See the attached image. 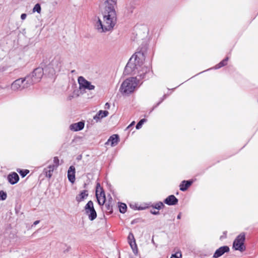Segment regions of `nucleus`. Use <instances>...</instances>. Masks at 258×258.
I'll use <instances>...</instances> for the list:
<instances>
[{"label":"nucleus","mask_w":258,"mask_h":258,"mask_svg":"<svg viewBox=\"0 0 258 258\" xmlns=\"http://www.w3.org/2000/svg\"><path fill=\"white\" fill-rule=\"evenodd\" d=\"M145 60L144 53L136 52L130 59L125 68L127 73L137 74L136 77L125 80L121 84L119 91L123 95H128L133 93L137 87L139 81L145 78L146 74L150 71L149 64H143Z\"/></svg>","instance_id":"obj_1"},{"label":"nucleus","mask_w":258,"mask_h":258,"mask_svg":"<svg viewBox=\"0 0 258 258\" xmlns=\"http://www.w3.org/2000/svg\"><path fill=\"white\" fill-rule=\"evenodd\" d=\"M117 0H99V8L103 15V20L98 19L95 27L99 32L111 30L116 22L115 6Z\"/></svg>","instance_id":"obj_2"},{"label":"nucleus","mask_w":258,"mask_h":258,"mask_svg":"<svg viewBox=\"0 0 258 258\" xmlns=\"http://www.w3.org/2000/svg\"><path fill=\"white\" fill-rule=\"evenodd\" d=\"M30 77H26L24 78L18 79L13 82L11 85V89L14 91L21 90L27 88L30 85Z\"/></svg>","instance_id":"obj_3"},{"label":"nucleus","mask_w":258,"mask_h":258,"mask_svg":"<svg viewBox=\"0 0 258 258\" xmlns=\"http://www.w3.org/2000/svg\"><path fill=\"white\" fill-rule=\"evenodd\" d=\"M245 240V234L241 233L237 236L236 239L234 240L233 243V248L235 250H239L241 252L243 251L245 249V247L244 245Z\"/></svg>","instance_id":"obj_4"},{"label":"nucleus","mask_w":258,"mask_h":258,"mask_svg":"<svg viewBox=\"0 0 258 258\" xmlns=\"http://www.w3.org/2000/svg\"><path fill=\"white\" fill-rule=\"evenodd\" d=\"M59 160L57 157L53 158V164L49 165L47 167L43 169V173L46 177L50 178L52 175V173L54 170H56L59 166Z\"/></svg>","instance_id":"obj_5"},{"label":"nucleus","mask_w":258,"mask_h":258,"mask_svg":"<svg viewBox=\"0 0 258 258\" xmlns=\"http://www.w3.org/2000/svg\"><path fill=\"white\" fill-rule=\"evenodd\" d=\"M43 73L44 70L43 68H38L35 69L32 72L31 75L27 76L30 77V83L29 84L31 85L34 83L39 82L43 75Z\"/></svg>","instance_id":"obj_6"},{"label":"nucleus","mask_w":258,"mask_h":258,"mask_svg":"<svg viewBox=\"0 0 258 258\" xmlns=\"http://www.w3.org/2000/svg\"><path fill=\"white\" fill-rule=\"evenodd\" d=\"M86 214L91 221L94 220L97 217L96 212L94 208L93 203L89 201L85 207Z\"/></svg>","instance_id":"obj_7"},{"label":"nucleus","mask_w":258,"mask_h":258,"mask_svg":"<svg viewBox=\"0 0 258 258\" xmlns=\"http://www.w3.org/2000/svg\"><path fill=\"white\" fill-rule=\"evenodd\" d=\"M78 82L80 85V89H88L89 90H94L95 86L91 84V83L83 77H79L78 78Z\"/></svg>","instance_id":"obj_8"},{"label":"nucleus","mask_w":258,"mask_h":258,"mask_svg":"<svg viewBox=\"0 0 258 258\" xmlns=\"http://www.w3.org/2000/svg\"><path fill=\"white\" fill-rule=\"evenodd\" d=\"M48 65L49 67H52V73L59 72L61 68V62L58 57H55Z\"/></svg>","instance_id":"obj_9"},{"label":"nucleus","mask_w":258,"mask_h":258,"mask_svg":"<svg viewBox=\"0 0 258 258\" xmlns=\"http://www.w3.org/2000/svg\"><path fill=\"white\" fill-rule=\"evenodd\" d=\"M229 251V248L227 246H223L217 249L213 254L214 258H218L226 252Z\"/></svg>","instance_id":"obj_10"},{"label":"nucleus","mask_w":258,"mask_h":258,"mask_svg":"<svg viewBox=\"0 0 258 258\" xmlns=\"http://www.w3.org/2000/svg\"><path fill=\"white\" fill-rule=\"evenodd\" d=\"M96 196L98 203L100 205H103L105 202V196L104 192L101 190L99 192V188L97 187L96 190Z\"/></svg>","instance_id":"obj_11"},{"label":"nucleus","mask_w":258,"mask_h":258,"mask_svg":"<svg viewBox=\"0 0 258 258\" xmlns=\"http://www.w3.org/2000/svg\"><path fill=\"white\" fill-rule=\"evenodd\" d=\"M68 178L72 183L75 181V168L74 166H71L68 171Z\"/></svg>","instance_id":"obj_12"},{"label":"nucleus","mask_w":258,"mask_h":258,"mask_svg":"<svg viewBox=\"0 0 258 258\" xmlns=\"http://www.w3.org/2000/svg\"><path fill=\"white\" fill-rule=\"evenodd\" d=\"M119 141V137L117 135L111 136L105 143L106 145H110L111 147L116 146Z\"/></svg>","instance_id":"obj_13"},{"label":"nucleus","mask_w":258,"mask_h":258,"mask_svg":"<svg viewBox=\"0 0 258 258\" xmlns=\"http://www.w3.org/2000/svg\"><path fill=\"white\" fill-rule=\"evenodd\" d=\"M84 127V123L80 121L77 123H73L70 125V129L74 132H77L82 130Z\"/></svg>","instance_id":"obj_14"},{"label":"nucleus","mask_w":258,"mask_h":258,"mask_svg":"<svg viewBox=\"0 0 258 258\" xmlns=\"http://www.w3.org/2000/svg\"><path fill=\"white\" fill-rule=\"evenodd\" d=\"M164 202L168 205H175L177 204L178 199L174 195H170L166 198Z\"/></svg>","instance_id":"obj_15"},{"label":"nucleus","mask_w":258,"mask_h":258,"mask_svg":"<svg viewBox=\"0 0 258 258\" xmlns=\"http://www.w3.org/2000/svg\"><path fill=\"white\" fill-rule=\"evenodd\" d=\"M19 177L16 172L11 173L8 176V180L12 184L16 183L19 181Z\"/></svg>","instance_id":"obj_16"},{"label":"nucleus","mask_w":258,"mask_h":258,"mask_svg":"<svg viewBox=\"0 0 258 258\" xmlns=\"http://www.w3.org/2000/svg\"><path fill=\"white\" fill-rule=\"evenodd\" d=\"M109 114V112L107 111L104 110H100L93 117L94 119L96 120V122L99 121L103 117L107 116Z\"/></svg>","instance_id":"obj_17"},{"label":"nucleus","mask_w":258,"mask_h":258,"mask_svg":"<svg viewBox=\"0 0 258 258\" xmlns=\"http://www.w3.org/2000/svg\"><path fill=\"white\" fill-rule=\"evenodd\" d=\"M192 181L191 180H183L180 183L179 187L180 190L181 191H185L191 185Z\"/></svg>","instance_id":"obj_18"},{"label":"nucleus","mask_w":258,"mask_h":258,"mask_svg":"<svg viewBox=\"0 0 258 258\" xmlns=\"http://www.w3.org/2000/svg\"><path fill=\"white\" fill-rule=\"evenodd\" d=\"M88 193L87 190H83L76 197V199L78 202L83 201L85 199L88 197Z\"/></svg>","instance_id":"obj_19"},{"label":"nucleus","mask_w":258,"mask_h":258,"mask_svg":"<svg viewBox=\"0 0 258 258\" xmlns=\"http://www.w3.org/2000/svg\"><path fill=\"white\" fill-rule=\"evenodd\" d=\"M133 253L135 255H137L138 253V249L136 241H133L132 243L129 244Z\"/></svg>","instance_id":"obj_20"},{"label":"nucleus","mask_w":258,"mask_h":258,"mask_svg":"<svg viewBox=\"0 0 258 258\" xmlns=\"http://www.w3.org/2000/svg\"><path fill=\"white\" fill-rule=\"evenodd\" d=\"M228 57H227L226 58L223 59L222 61H221L220 62H219L218 64L216 65L215 66V69H218L222 67H224L227 64V61L228 60Z\"/></svg>","instance_id":"obj_21"},{"label":"nucleus","mask_w":258,"mask_h":258,"mask_svg":"<svg viewBox=\"0 0 258 258\" xmlns=\"http://www.w3.org/2000/svg\"><path fill=\"white\" fill-rule=\"evenodd\" d=\"M44 71L46 73H48L50 76H53L57 73V72L52 73V67H49V65H48L45 68Z\"/></svg>","instance_id":"obj_22"},{"label":"nucleus","mask_w":258,"mask_h":258,"mask_svg":"<svg viewBox=\"0 0 258 258\" xmlns=\"http://www.w3.org/2000/svg\"><path fill=\"white\" fill-rule=\"evenodd\" d=\"M152 207L154 209L160 210L164 207V205L161 202H159L157 203H155L154 205L152 206Z\"/></svg>","instance_id":"obj_23"},{"label":"nucleus","mask_w":258,"mask_h":258,"mask_svg":"<svg viewBox=\"0 0 258 258\" xmlns=\"http://www.w3.org/2000/svg\"><path fill=\"white\" fill-rule=\"evenodd\" d=\"M119 211L120 213H124L126 212V205L125 204L121 203L119 207Z\"/></svg>","instance_id":"obj_24"},{"label":"nucleus","mask_w":258,"mask_h":258,"mask_svg":"<svg viewBox=\"0 0 258 258\" xmlns=\"http://www.w3.org/2000/svg\"><path fill=\"white\" fill-rule=\"evenodd\" d=\"M41 8L40 4H37L35 5L33 9V12L34 13L35 12L40 14L41 12Z\"/></svg>","instance_id":"obj_25"},{"label":"nucleus","mask_w":258,"mask_h":258,"mask_svg":"<svg viewBox=\"0 0 258 258\" xmlns=\"http://www.w3.org/2000/svg\"><path fill=\"white\" fill-rule=\"evenodd\" d=\"M146 121H147V119H145V118H143V119H142L141 120H140V121L137 123V124L136 125V128L137 130L141 128L142 125L143 124V123Z\"/></svg>","instance_id":"obj_26"},{"label":"nucleus","mask_w":258,"mask_h":258,"mask_svg":"<svg viewBox=\"0 0 258 258\" xmlns=\"http://www.w3.org/2000/svg\"><path fill=\"white\" fill-rule=\"evenodd\" d=\"M127 239H128V242L129 244L131 243V242L132 243L133 241H136L135 238H134V236L133 234L132 233H129L128 237H127Z\"/></svg>","instance_id":"obj_27"},{"label":"nucleus","mask_w":258,"mask_h":258,"mask_svg":"<svg viewBox=\"0 0 258 258\" xmlns=\"http://www.w3.org/2000/svg\"><path fill=\"white\" fill-rule=\"evenodd\" d=\"M7 197L6 192L3 190L0 191V200H5Z\"/></svg>","instance_id":"obj_28"},{"label":"nucleus","mask_w":258,"mask_h":258,"mask_svg":"<svg viewBox=\"0 0 258 258\" xmlns=\"http://www.w3.org/2000/svg\"><path fill=\"white\" fill-rule=\"evenodd\" d=\"M181 256V252L180 251H177L175 253L172 254L171 258H180Z\"/></svg>","instance_id":"obj_29"},{"label":"nucleus","mask_w":258,"mask_h":258,"mask_svg":"<svg viewBox=\"0 0 258 258\" xmlns=\"http://www.w3.org/2000/svg\"><path fill=\"white\" fill-rule=\"evenodd\" d=\"M18 171L19 172L20 175L23 177H25L29 173V170H20V171L18 170Z\"/></svg>","instance_id":"obj_30"},{"label":"nucleus","mask_w":258,"mask_h":258,"mask_svg":"<svg viewBox=\"0 0 258 258\" xmlns=\"http://www.w3.org/2000/svg\"><path fill=\"white\" fill-rule=\"evenodd\" d=\"M151 213L152 214H154V215H158L159 214V212L158 211H156L155 210H151Z\"/></svg>","instance_id":"obj_31"},{"label":"nucleus","mask_w":258,"mask_h":258,"mask_svg":"<svg viewBox=\"0 0 258 258\" xmlns=\"http://www.w3.org/2000/svg\"><path fill=\"white\" fill-rule=\"evenodd\" d=\"M27 17V15L26 14H22L21 16V18L22 20H25Z\"/></svg>","instance_id":"obj_32"},{"label":"nucleus","mask_w":258,"mask_h":258,"mask_svg":"<svg viewBox=\"0 0 258 258\" xmlns=\"http://www.w3.org/2000/svg\"><path fill=\"white\" fill-rule=\"evenodd\" d=\"M110 108V104L109 103L107 102L105 104V109H109Z\"/></svg>","instance_id":"obj_33"},{"label":"nucleus","mask_w":258,"mask_h":258,"mask_svg":"<svg viewBox=\"0 0 258 258\" xmlns=\"http://www.w3.org/2000/svg\"><path fill=\"white\" fill-rule=\"evenodd\" d=\"M97 187H98V188H99V192L100 191H101V190H102V188L101 187V186H100V184H99V183H98V184H97L96 188H97Z\"/></svg>","instance_id":"obj_34"},{"label":"nucleus","mask_w":258,"mask_h":258,"mask_svg":"<svg viewBox=\"0 0 258 258\" xmlns=\"http://www.w3.org/2000/svg\"><path fill=\"white\" fill-rule=\"evenodd\" d=\"M162 101H163V99H162L161 101H160L159 102H158V103L157 104V105L153 108L152 110H153L155 107H156L157 106H158V105L161 103V102Z\"/></svg>","instance_id":"obj_35"},{"label":"nucleus","mask_w":258,"mask_h":258,"mask_svg":"<svg viewBox=\"0 0 258 258\" xmlns=\"http://www.w3.org/2000/svg\"><path fill=\"white\" fill-rule=\"evenodd\" d=\"M181 217V214L180 213L177 216V219H180Z\"/></svg>","instance_id":"obj_36"},{"label":"nucleus","mask_w":258,"mask_h":258,"mask_svg":"<svg viewBox=\"0 0 258 258\" xmlns=\"http://www.w3.org/2000/svg\"><path fill=\"white\" fill-rule=\"evenodd\" d=\"M40 221L39 220H37V221H35L34 223H33V225H36L37 224H38L39 223Z\"/></svg>","instance_id":"obj_37"},{"label":"nucleus","mask_w":258,"mask_h":258,"mask_svg":"<svg viewBox=\"0 0 258 258\" xmlns=\"http://www.w3.org/2000/svg\"><path fill=\"white\" fill-rule=\"evenodd\" d=\"M135 122L134 121H133L128 126L127 128L130 127V126L133 125L135 124Z\"/></svg>","instance_id":"obj_38"}]
</instances>
